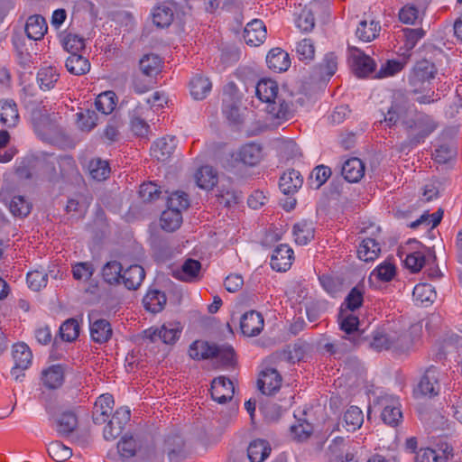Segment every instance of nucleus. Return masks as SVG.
Returning a JSON list of instances; mask_svg holds the SVG:
<instances>
[{"instance_id":"f257e3e1","label":"nucleus","mask_w":462,"mask_h":462,"mask_svg":"<svg viewBox=\"0 0 462 462\" xmlns=\"http://www.w3.org/2000/svg\"><path fill=\"white\" fill-rule=\"evenodd\" d=\"M402 125L408 134L407 141L402 143L400 151L402 152L406 147H413L432 134L438 127V123L430 116L425 114L417 115L414 118H407L402 121Z\"/></svg>"},{"instance_id":"13d9d810","label":"nucleus","mask_w":462,"mask_h":462,"mask_svg":"<svg viewBox=\"0 0 462 462\" xmlns=\"http://www.w3.org/2000/svg\"><path fill=\"white\" fill-rule=\"evenodd\" d=\"M196 182L198 186L204 189L214 187L217 183V176L208 166L201 167L196 173Z\"/></svg>"},{"instance_id":"864d4df0","label":"nucleus","mask_w":462,"mask_h":462,"mask_svg":"<svg viewBox=\"0 0 462 462\" xmlns=\"http://www.w3.org/2000/svg\"><path fill=\"white\" fill-rule=\"evenodd\" d=\"M183 440L179 436L168 437L165 440V451L168 454L170 462H177L180 459L183 452Z\"/></svg>"},{"instance_id":"8fccbe9b","label":"nucleus","mask_w":462,"mask_h":462,"mask_svg":"<svg viewBox=\"0 0 462 462\" xmlns=\"http://www.w3.org/2000/svg\"><path fill=\"white\" fill-rule=\"evenodd\" d=\"M8 208L14 217L23 218L31 213L32 204L23 196H14Z\"/></svg>"},{"instance_id":"9d476101","label":"nucleus","mask_w":462,"mask_h":462,"mask_svg":"<svg viewBox=\"0 0 462 462\" xmlns=\"http://www.w3.org/2000/svg\"><path fill=\"white\" fill-rule=\"evenodd\" d=\"M437 74L435 64L428 60L418 61L409 78L410 84L417 86L419 83H424L434 79Z\"/></svg>"},{"instance_id":"0eeeda50","label":"nucleus","mask_w":462,"mask_h":462,"mask_svg":"<svg viewBox=\"0 0 462 462\" xmlns=\"http://www.w3.org/2000/svg\"><path fill=\"white\" fill-rule=\"evenodd\" d=\"M210 392L214 401L225 403L232 400L235 393V386L230 379L226 376H218L213 379Z\"/></svg>"},{"instance_id":"c03bdc74","label":"nucleus","mask_w":462,"mask_h":462,"mask_svg":"<svg viewBox=\"0 0 462 462\" xmlns=\"http://www.w3.org/2000/svg\"><path fill=\"white\" fill-rule=\"evenodd\" d=\"M173 17V8L170 4H162L153 12V23L161 28L168 27L172 23Z\"/></svg>"},{"instance_id":"a19ab883","label":"nucleus","mask_w":462,"mask_h":462,"mask_svg":"<svg viewBox=\"0 0 462 462\" xmlns=\"http://www.w3.org/2000/svg\"><path fill=\"white\" fill-rule=\"evenodd\" d=\"M182 223V214L167 207L161 216V226L168 232L177 230Z\"/></svg>"},{"instance_id":"e2e57ef3","label":"nucleus","mask_w":462,"mask_h":462,"mask_svg":"<svg viewBox=\"0 0 462 462\" xmlns=\"http://www.w3.org/2000/svg\"><path fill=\"white\" fill-rule=\"evenodd\" d=\"M162 194L160 187L155 183L147 182L140 186L139 196L145 203H150L157 200Z\"/></svg>"},{"instance_id":"a211bd4d","label":"nucleus","mask_w":462,"mask_h":462,"mask_svg":"<svg viewBox=\"0 0 462 462\" xmlns=\"http://www.w3.org/2000/svg\"><path fill=\"white\" fill-rule=\"evenodd\" d=\"M201 269L199 261L189 258L181 265L180 268L173 270V276L183 282H193L199 277Z\"/></svg>"},{"instance_id":"0e129e2a","label":"nucleus","mask_w":462,"mask_h":462,"mask_svg":"<svg viewBox=\"0 0 462 462\" xmlns=\"http://www.w3.org/2000/svg\"><path fill=\"white\" fill-rule=\"evenodd\" d=\"M457 155L456 148L449 143L439 144L433 153L434 159L439 163H447Z\"/></svg>"},{"instance_id":"6e6552de","label":"nucleus","mask_w":462,"mask_h":462,"mask_svg":"<svg viewBox=\"0 0 462 462\" xmlns=\"http://www.w3.org/2000/svg\"><path fill=\"white\" fill-rule=\"evenodd\" d=\"M281 385L282 376L275 368L267 367L261 372L257 386L262 393L272 395L281 388Z\"/></svg>"},{"instance_id":"423d86ee","label":"nucleus","mask_w":462,"mask_h":462,"mask_svg":"<svg viewBox=\"0 0 462 462\" xmlns=\"http://www.w3.org/2000/svg\"><path fill=\"white\" fill-rule=\"evenodd\" d=\"M13 358L14 366L11 373L15 376V380H21V376H24V374H19L18 371H23L30 366L32 358V351L24 343L15 344L13 350Z\"/></svg>"},{"instance_id":"f704fd0d","label":"nucleus","mask_w":462,"mask_h":462,"mask_svg":"<svg viewBox=\"0 0 462 462\" xmlns=\"http://www.w3.org/2000/svg\"><path fill=\"white\" fill-rule=\"evenodd\" d=\"M65 65L68 71L76 76L84 75L90 69L89 60L79 53L70 54Z\"/></svg>"},{"instance_id":"20e7f679","label":"nucleus","mask_w":462,"mask_h":462,"mask_svg":"<svg viewBox=\"0 0 462 462\" xmlns=\"http://www.w3.org/2000/svg\"><path fill=\"white\" fill-rule=\"evenodd\" d=\"M440 392L439 372L431 365L424 373L417 388L414 390L416 396H428L430 398L438 395Z\"/></svg>"},{"instance_id":"6e6d98bb","label":"nucleus","mask_w":462,"mask_h":462,"mask_svg":"<svg viewBox=\"0 0 462 462\" xmlns=\"http://www.w3.org/2000/svg\"><path fill=\"white\" fill-rule=\"evenodd\" d=\"M79 324L77 319L71 318L64 321L60 328V335L62 340L72 342L79 335Z\"/></svg>"},{"instance_id":"4468645a","label":"nucleus","mask_w":462,"mask_h":462,"mask_svg":"<svg viewBox=\"0 0 462 462\" xmlns=\"http://www.w3.org/2000/svg\"><path fill=\"white\" fill-rule=\"evenodd\" d=\"M266 33L267 31L263 22L254 19L246 24L243 36L247 44L258 46L264 42Z\"/></svg>"},{"instance_id":"a878e982","label":"nucleus","mask_w":462,"mask_h":462,"mask_svg":"<svg viewBox=\"0 0 462 462\" xmlns=\"http://www.w3.org/2000/svg\"><path fill=\"white\" fill-rule=\"evenodd\" d=\"M144 277V269L139 264H133L123 272L122 282L128 290H136Z\"/></svg>"},{"instance_id":"4d7b16f0","label":"nucleus","mask_w":462,"mask_h":462,"mask_svg":"<svg viewBox=\"0 0 462 462\" xmlns=\"http://www.w3.org/2000/svg\"><path fill=\"white\" fill-rule=\"evenodd\" d=\"M59 74L56 69L48 67L40 69L37 75V79L40 85V88L42 90H49L54 87V84L58 81Z\"/></svg>"},{"instance_id":"b1692460","label":"nucleus","mask_w":462,"mask_h":462,"mask_svg":"<svg viewBox=\"0 0 462 462\" xmlns=\"http://www.w3.org/2000/svg\"><path fill=\"white\" fill-rule=\"evenodd\" d=\"M217 354V345L202 340L194 341L189 349V356L196 360L215 358Z\"/></svg>"},{"instance_id":"2eb2a0df","label":"nucleus","mask_w":462,"mask_h":462,"mask_svg":"<svg viewBox=\"0 0 462 462\" xmlns=\"http://www.w3.org/2000/svg\"><path fill=\"white\" fill-rule=\"evenodd\" d=\"M176 145L174 136L162 137L153 143L151 149L152 155L159 162H166L173 153Z\"/></svg>"},{"instance_id":"bf43d9fd","label":"nucleus","mask_w":462,"mask_h":462,"mask_svg":"<svg viewBox=\"0 0 462 462\" xmlns=\"http://www.w3.org/2000/svg\"><path fill=\"white\" fill-rule=\"evenodd\" d=\"M167 207L179 210L180 213L189 207V196L183 191L171 192L167 197Z\"/></svg>"},{"instance_id":"4be33fe9","label":"nucleus","mask_w":462,"mask_h":462,"mask_svg":"<svg viewBox=\"0 0 462 462\" xmlns=\"http://www.w3.org/2000/svg\"><path fill=\"white\" fill-rule=\"evenodd\" d=\"M48 30L46 20L40 14L31 15L25 24V32L29 39L41 40Z\"/></svg>"},{"instance_id":"58836bf2","label":"nucleus","mask_w":462,"mask_h":462,"mask_svg":"<svg viewBox=\"0 0 462 462\" xmlns=\"http://www.w3.org/2000/svg\"><path fill=\"white\" fill-rule=\"evenodd\" d=\"M381 252L380 245L374 238H365L360 244L357 255L365 262L374 261Z\"/></svg>"},{"instance_id":"c756f323","label":"nucleus","mask_w":462,"mask_h":462,"mask_svg":"<svg viewBox=\"0 0 462 462\" xmlns=\"http://www.w3.org/2000/svg\"><path fill=\"white\" fill-rule=\"evenodd\" d=\"M268 112L273 117L282 121L291 119L294 113L292 103L286 101L282 97H279L268 106Z\"/></svg>"},{"instance_id":"de8ad7c7","label":"nucleus","mask_w":462,"mask_h":462,"mask_svg":"<svg viewBox=\"0 0 462 462\" xmlns=\"http://www.w3.org/2000/svg\"><path fill=\"white\" fill-rule=\"evenodd\" d=\"M412 296L414 300L420 304L432 303L437 297L434 288L426 282L417 284L413 289Z\"/></svg>"},{"instance_id":"7c9ffc66","label":"nucleus","mask_w":462,"mask_h":462,"mask_svg":"<svg viewBox=\"0 0 462 462\" xmlns=\"http://www.w3.org/2000/svg\"><path fill=\"white\" fill-rule=\"evenodd\" d=\"M271 447L264 439H254L247 448V457L250 462H263L271 453Z\"/></svg>"},{"instance_id":"c85d7f7f","label":"nucleus","mask_w":462,"mask_h":462,"mask_svg":"<svg viewBox=\"0 0 462 462\" xmlns=\"http://www.w3.org/2000/svg\"><path fill=\"white\" fill-rule=\"evenodd\" d=\"M65 368L62 365H53L42 371L43 384L50 389L60 387L64 382Z\"/></svg>"},{"instance_id":"3c124183","label":"nucleus","mask_w":462,"mask_h":462,"mask_svg":"<svg viewBox=\"0 0 462 462\" xmlns=\"http://www.w3.org/2000/svg\"><path fill=\"white\" fill-rule=\"evenodd\" d=\"M88 171L94 180L102 181L109 176L110 167L106 161L97 158L89 162Z\"/></svg>"},{"instance_id":"72a5a7b5","label":"nucleus","mask_w":462,"mask_h":462,"mask_svg":"<svg viewBox=\"0 0 462 462\" xmlns=\"http://www.w3.org/2000/svg\"><path fill=\"white\" fill-rule=\"evenodd\" d=\"M167 297L164 292L159 290H149L143 297V303L144 308L152 312L162 311L166 304Z\"/></svg>"},{"instance_id":"473e14b6","label":"nucleus","mask_w":462,"mask_h":462,"mask_svg":"<svg viewBox=\"0 0 462 462\" xmlns=\"http://www.w3.org/2000/svg\"><path fill=\"white\" fill-rule=\"evenodd\" d=\"M382 420L391 426H398L402 420V412L401 405L397 400H392L390 403H386L381 413Z\"/></svg>"},{"instance_id":"7ed1b4c3","label":"nucleus","mask_w":462,"mask_h":462,"mask_svg":"<svg viewBox=\"0 0 462 462\" xmlns=\"http://www.w3.org/2000/svg\"><path fill=\"white\" fill-rule=\"evenodd\" d=\"M348 59L354 74L358 78H366L375 72L376 63L360 49L348 46Z\"/></svg>"},{"instance_id":"69168bd1","label":"nucleus","mask_w":462,"mask_h":462,"mask_svg":"<svg viewBox=\"0 0 462 462\" xmlns=\"http://www.w3.org/2000/svg\"><path fill=\"white\" fill-rule=\"evenodd\" d=\"M95 272L94 265L89 262L78 263L72 266V274L75 280L88 281Z\"/></svg>"},{"instance_id":"aec40b11","label":"nucleus","mask_w":462,"mask_h":462,"mask_svg":"<svg viewBox=\"0 0 462 462\" xmlns=\"http://www.w3.org/2000/svg\"><path fill=\"white\" fill-rule=\"evenodd\" d=\"M266 63L274 72H282L289 69L291 60L286 51L281 48H273L266 56Z\"/></svg>"},{"instance_id":"338daca9","label":"nucleus","mask_w":462,"mask_h":462,"mask_svg":"<svg viewBox=\"0 0 462 462\" xmlns=\"http://www.w3.org/2000/svg\"><path fill=\"white\" fill-rule=\"evenodd\" d=\"M404 67V63L402 61L389 60L382 65L381 69L374 75V79H383L390 76H393L400 72Z\"/></svg>"},{"instance_id":"c9c22d12","label":"nucleus","mask_w":462,"mask_h":462,"mask_svg":"<svg viewBox=\"0 0 462 462\" xmlns=\"http://www.w3.org/2000/svg\"><path fill=\"white\" fill-rule=\"evenodd\" d=\"M57 431L60 436H69L78 427V418L72 411H64L56 419Z\"/></svg>"},{"instance_id":"6ab92c4d","label":"nucleus","mask_w":462,"mask_h":462,"mask_svg":"<svg viewBox=\"0 0 462 462\" xmlns=\"http://www.w3.org/2000/svg\"><path fill=\"white\" fill-rule=\"evenodd\" d=\"M365 169L364 162L353 157L344 162L341 172L348 182H358L365 175Z\"/></svg>"},{"instance_id":"bb28decb","label":"nucleus","mask_w":462,"mask_h":462,"mask_svg":"<svg viewBox=\"0 0 462 462\" xmlns=\"http://www.w3.org/2000/svg\"><path fill=\"white\" fill-rule=\"evenodd\" d=\"M117 449L123 458H131L142 451L140 439L125 434L117 443Z\"/></svg>"},{"instance_id":"cd10ccee","label":"nucleus","mask_w":462,"mask_h":462,"mask_svg":"<svg viewBox=\"0 0 462 462\" xmlns=\"http://www.w3.org/2000/svg\"><path fill=\"white\" fill-rule=\"evenodd\" d=\"M278 90L277 83L272 79H261L255 87L258 98L263 102L269 103V105L281 97Z\"/></svg>"},{"instance_id":"680f3d73","label":"nucleus","mask_w":462,"mask_h":462,"mask_svg":"<svg viewBox=\"0 0 462 462\" xmlns=\"http://www.w3.org/2000/svg\"><path fill=\"white\" fill-rule=\"evenodd\" d=\"M48 273L44 270H34L27 273V283L34 291H40L47 285Z\"/></svg>"},{"instance_id":"49530a36","label":"nucleus","mask_w":462,"mask_h":462,"mask_svg":"<svg viewBox=\"0 0 462 462\" xmlns=\"http://www.w3.org/2000/svg\"><path fill=\"white\" fill-rule=\"evenodd\" d=\"M381 29L378 22L371 21L369 23L364 20L357 26L356 34L359 40L364 42H371L374 40Z\"/></svg>"},{"instance_id":"774afa93","label":"nucleus","mask_w":462,"mask_h":462,"mask_svg":"<svg viewBox=\"0 0 462 462\" xmlns=\"http://www.w3.org/2000/svg\"><path fill=\"white\" fill-rule=\"evenodd\" d=\"M297 27L304 32L312 31L315 26V18L310 9L304 8L296 20Z\"/></svg>"},{"instance_id":"a18cd8bd","label":"nucleus","mask_w":462,"mask_h":462,"mask_svg":"<svg viewBox=\"0 0 462 462\" xmlns=\"http://www.w3.org/2000/svg\"><path fill=\"white\" fill-rule=\"evenodd\" d=\"M32 121L38 133L51 131L54 128L47 110L43 109V107H36L32 110Z\"/></svg>"},{"instance_id":"f8f14e48","label":"nucleus","mask_w":462,"mask_h":462,"mask_svg":"<svg viewBox=\"0 0 462 462\" xmlns=\"http://www.w3.org/2000/svg\"><path fill=\"white\" fill-rule=\"evenodd\" d=\"M114 399L111 394L100 395L94 403L92 419L95 424L105 423L112 412Z\"/></svg>"},{"instance_id":"393cba45","label":"nucleus","mask_w":462,"mask_h":462,"mask_svg":"<svg viewBox=\"0 0 462 462\" xmlns=\"http://www.w3.org/2000/svg\"><path fill=\"white\" fill-rule=\"evenodd\" d=\"M19 121L17 105L13 99L0 100V122L7 126L14 127Z\"/></svg>"},{"instance_id":"f3484780","label":"nucleus","mask_w":462,"mask_h":462,"mask_svg":"<svg viewBox=\"0 0 462 462\" xmlns=\"http://www.w3.org/2000/svg\"><path fill=\"white\" fill-rule=\"evenodd\" d=\"M303 178L300 171L291 169L284 172L279 181V187L283 194L292 195L302 186Z\"/></svg>"},{"instance_id":"dca6fc26","label":"nucleus","mask_w":462,"mask_h":462,"mask_svg":"<svg viewBox=\"0 0 462 462\" xmlns=\"http://www.w3.org/2000/svg\"><path fill=\"white\" fill-rule=\"evenodd\" d=\"M89 328L92 340L98 344L106 343L113 335L111 324L105 319L91 321L89 318Z\"/></svg>"},{"instance_id":"ddd939ff","label":"nucleus","mask_w":462,"mask_h":462,"mask_svg":"<svg viewBox=\"0 0 462 462\" xmlns=\"http://www.w3.org/2000/svg\"><path fill=\"white\" fill-rule=\"evenodd\" d=\"M436 255L433 250L428 248L426 252L416 251L406 256L405 266L412 273H418L426 264H435Z\"/></svg>"},{"instance_id":"e433bc0d","label":"nucleus","mask_w":462,"mask_h":462,"mask_svg":"<svg viewBox=\"0 0 462 462\" xmlns=\"http://www.w3.org/2000/svg\"><path fill=\"white\" fill-rule=\"evenodd\" d=\"M143 107L137 106L131 112V129L135 135L140 137H145L148 134L150 126L143 118Z\"/></svg>"},{"instance_id":"ea45409f","label":"nucleus","mask_w":462,"mask_h":462,"mask_svg":"<svg viewBox=\"0 0 462 462\" xmlns=\"http://www.w3.org/2000/svg\"><path fill=\"white\" fill-rule=\"evenodd\" d=\"M123 267L117 261L107 262L102 269L104 281L110 285H117L122 282Z\"/></svg>"},{"instance_id":"37998d69","label":"nucleus","mask_w":462,"mask_h":462,"mask_svg":"<svg viewBox=\"0 0 462 462\" xmlns=\"http://www.w3.org/2000/svg\"><path fill=\"white\" fill-rule=\"evenodd\" d=\"M396 274V267L394 263L390 261H384L379 264L370 274L368 281L373 282L374 279L384 282H390Z\"/></svg>"},{"instance_id":"4c0bfd02","label":"nucleus","mask_w":462,"mask_h":462,"mask_svg":"<svg viewBox=\"0 0 462 462\" xmlns=\"http://www.w3.org/2000/svg\"><path fill=\"white\" fill-rule=\"evenodd\" d=\"M293 236L298 245H305L314 238L312 222L302 220L293 226Z\"/></svg>"},{"instance_id":"412c9836","label":"nucleus","mask_w":462,"mask_h":462,"mask_svg":"<svg viewBox=\"0 0 462 462\" xmlns=\"http://www.w3.org/2000/svg\"><path fill=\"white\" fill-rule=\"evenodd\" d=\"M364 422V415L360 408L351 406L344 413L342 421L338 422L337 427L342 426L348 432H354L358 430Z\"/></svg>"},{"instance_id":"5fc2aeb1","label":"nucleus","mask_w":462,"mask_h":462,"mask_svg":"<svg viewBox=\"0 0 462 462\" xmlns=\"http://www.w3.org/2000/svg\"><path fill=\"white\" fill-rule=\"evenodd\" d=\"M47 451L49 456L57 462H64L72 456L71 448L59 440L51 442Z\"/></svg>"},{"instance_id":"09e8293b","label":"nucleus","mask_w":462,"mask_h":462,"mask_svg":"<svg viewBox=\"0 0 462 462\" xmlns=\"http://www.w3.org/2000/svg\"><path fill=\"white\" fill-rule=\"evenodd\" d=\"M364 286L357 284L348 292L342 306H345L346 310L355 311L359 309L364 302ZM343 307H341L342 309Z\"/></svg>"},{"instance_id":"052dcab7","label":"nucleus","mask_w":462,"mask_h":462,"mask_svg":"<svg viewBox=\"0 0 462 462\" xmlns=\"http://www.w3.org/2000/svg\"><path fill=\"white\" fill-rule=\"evenodd\" d=\"M78 125L83 131H90L93 129L97 121V115L94 110L86 109L77 114Z\"/></svg>"},{"instance_id":"603ef678","label":"nucleus","mask_w":462,"mask_h":462,"mask_svg":"<svg viewBox=\"0 0 462 462\" xmlns=\"http://www.w3.org/2000/svg\"><path fill=\"white\" fill-rule=\"evenodd\" d=\"M116 94L112 91H106L97 96L95 100V107L103 115H109L116 107Z\"/></svg>"},{"instance_id":"79ce46f5","label":"nucleus","mask_w":462,"mask_h":462,"mask_svg":"<svg viewBox=\"0 0 462 462\" xmlns=\"http://www.w3.org/2000/svg\"><path fill=\"white\" fill-rule=\"evenodd\" d=\"M190 94L194 99L201 100L206 97L211 89V82L208 78L197 75L190 80Z\"/></svg>"},{"instance_id":"2f4dec72","label":"nucleus","mask_w":462,"mask_h":462,"mask_svg":"<svg viewBox=\"0 0 462 462\" xmlns=\"http://www.w3.org/2000/svg\"><path fill=\"white\" fill-rule=\"evenodd\" d=\"M139 68L143 75L156 77L162 71V60L157 54H145L139 61Z\"/></svg>"},{"instance_id":"1a4fd4ad","label":"nucleus","mask_w":462,"mask_h":462,"mask_svg":"<svg viewBox=\"0 0 462 462\" xmlns=\"http://www.w3.org/2000/svg\"><path fill=\"white\" fill-rule=\"evenodd\" d=\"M264 321L262 314L256 310L245 312L240 320L241 332L246 337H255L263 328Z\"/></svg>"},{"instance_id":"5701e85b","label":"nucleus","mask_w":462,"mask_h":462,"mask_svg":"<svg viewBox=\"0 0 462 462\" xmlns=\"http://www.w3.org/2000/svg\"><path fill=\"white\" fill-rule=\"evenodd\" d=\"M262 157V148L256 143H247L242 146L236 152V161L241 162L248 166L256 165Z\"/></svg>"},{"instance_id":"f03ea898","label":"nucleus","mask_w":462,"mask_h":462,"mask_svg":"<svg viewBox=\"0 0 462 462\" xmlns=\"http://www.w3.org/2000/svg\"><path fill=\"white\" fill-rule=\"evenodd\" d=\"M411 339L407 333L390 329H378L373 333L369 346L376 351L393 350L398 353L407 351Z\"/></svg>"},{"instance_id":"9b49d317","label":"nucleus","mask_w":462,"mask_h":462,"mask_svg":"<svg viewBox=\"0 0 462 462\" xmlns=\"http://www.w3.org/2000/svg\"><path fill=\"white\" fill-rule=\"evenodd\" d=\"M292 259V249L287 245H280L273 250L270 264L277 272H285L291 267Z\"/></svg>"},{"instance_id":"39448f33","label":"nucleus","mask_w":462,"mask_h":462,"mask_svg":"<svg viewBox=\"0 0 462 462\" xmlns=\"http://www.w3.org/2000/svg\"><path fill=\"white\" fill-rule=\"evenodd\" d=\"M131 418L130 410L126 407L118 408L104 428L103 436L106 440L111 441L121 435L125 426Z\"/></svg>"}]
</instances>
